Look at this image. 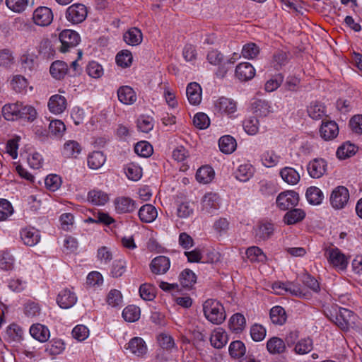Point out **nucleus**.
<instances>
[{"instance_id": "obj_53", "label": "nucleus", "mask_w": 362, "mask_h": 362, "mask_svg": "<svg viewBox=\"0 0 362 362\" xmlns=\"http://www.w3.org/2000/svg\"><path fill=\"white\" fill-rule=\"evenodd\" d=\"M65 130V124L61 120L55 119L49 123V133L55 137H62Z\"/></svg>"}, {"instance_id": "obj_64", "label": "nucleus", "mask_w": 362, "mask_h": 362, "mask_svg": "<svg viewBox=\"0 0 362 362\" xmlns=\"http://www.w3.org/2000/svg\"><path fill=\"white\" fill-rule=\"evenodd\" d=\"M24 313L30 318L38 316L40 313V308L37 303L29 301L24 305Z\"/></svg>"}, {"instance_id": "obj_31", "label": "nucleus", "mask_w": 362, "mask_h": 362, "mask_svg": "<svg viewBox=\"0 0 362 362\" xmlns=\"http://www.w3.org/2000/svg\"><path fill=\"white\" fill-rule=\"evenodd\" d=\"M305 216V213L300 209L289 210L284 216V222L287 225H293L301 221Z\"/></svg>"}, {"instance_id": "obj_10", "label": "nucleus", "mask_w": 362, "mask_h": 362, "mask_svg": "<svg viewBox=\"0 0 362 362\" xmlns=\"http://www.w3.org/2000/svg\"><path fill=\"white\" fill-rule=\"evenodd\" d=\"M220 199L216 193L206 194L202 200V211L207 214H213L219 208Z\"/></svg>"}, {"instance_id": "obj_41", "label": "nucleus", "mask_w": 362, "mask_h": 362, "mask_svg": "<svg viewBox=\"0 0 362 362\" xmlns=\"http://www.w3.org/2000/svg\"><path fill=\"white\" fill-rule=\"evenodd\" d=\"M245 318L240 313L234 314L229 320L230 329L236 333L242 332L245 327Z\"/></svg>"}, {"instance_id": "obj_50", "label": "nucleus", "mask_w": 362, "mask_h": 362, "mask_svg": "<svg viewBox=\"0 0 362 362\" xmlns=\"http://www.w3.org/2000/svg\"><path fill=\"white\" fill-rule=\"evenodd\" d=\"M6 5L13 12L21 13L29 4V0H6Z\"/></svg>"}, {"instance_id": "obj_32", "label": "nucleus", "mask_w": 362, "mask_h": 362, "mask_svg": "<svg viewBox=\"0 0 362 362\" xmlns=\"http://www.w3.org/2000/svg\"><path fill=\"white\" fill-rule=\"evenodd\" d=\"M220 150L226 154L232 153L236 148L235 139L229 135L223 136L218 141Z\"/></svg>"}, {"instance_id": "obj_17", "label": "nucleus", "mask_w": 362, "mask_h": 362, "mask_svg": "<svg viewBox=\"0 0 362 362\" xmlns=\"http://www.w3.org/2000/svg\"><path fill=\"white\" fill-rule=\"evenodd\" d=\"M67 103L64 96L54 95L50 97L48 102V107L51 112L57 115L62 113L66 108Z\"/></svg>"}, {"instance_id": "obj_44", "label": "nucleus", "mask_w": 362, "mask_h": 362, "mask_svg": "<svg viewBox=\"0 0 362 362\" xmlns=\"http://www.w3.org/2000/svg\"><path fill=\"white\" fill-rule=\"evenodd\" d=\"M281 157L272 150L263 153L261 157L262 164L267 168L276 166L280 161Z\"/></svg>"}, {"instance_id": "obj_63", "label": "nucleus", "mask_w": 362, "mask_h": 362, "mask_svg": "<svg viewBox=\"0 0 362 362\" xmlns=\"http://www.w3.org/2000/svg\"><path fill=\"white\" fill-rule=\"evenodd\" d=\"M194 126L200 129H206L210 124V120L207 115L203 112L197 113L193 119Z\"/></svg>"}, {"instance_id": "obj_11", "label": "nucleus", "mask_w": 362, "mask_h": 362, "mask_svg": "<svg viewBox=\"0 0 362 362\" xmlns=\"http://www.w3.org/2000/svg\"><path fill=\"white\" fill-rule=\"evenodd\" d=\"M327 162L322 158H315L307 165L309 175L313 178L321 177L327 170Z\"/></svg>"}, {"instance_id": "obj_55", "label": "nucleus", "mask_w": 362, "mask_h": 362, "mask_svg": "<svg viewBox=\"0 0 362 362\" xmlns=\"http://www.w3.org/2000/svg\"><path fill=\"white\" fill-rule=\"evenodd\" d=\"M230 355L235 358H239L245 354V344L240 341H233L229 346Z\"/></svg>"}, {"instance_id": "obj_58", "label": "nucleus", "mask_w": 362, "mask_h": 362, "mask_svg": "<svg viewBox=\"0 0 362 362\" xmlns=\"http://www.w3.org/2000/svg\"><path fill=\"white\" fill-rule=\"evenodd\" d=\"M356 153V146L349 143H345L338 148L337 151V156L339 159H345Z\"/></svg>"}, {"instance_id": "obj_28", "label": "nucleus", "mask_w": 362, "mask_h": 362, "mask_svg": "<svg viewBox=\"0 0 362 362\" xmlns=\"http://www.w3.org/2000/svg\"><path fill=\"white\" fill-rule=\"evenodd\" d=\"M254 168L251 164H241L235 173V178L240 182L248 181L254 175Z\"/></svg>"}, {"instance_id": "obj_34", "label": "nucleus", "mask_w": 362, "mask_h": 362, "mask_svg": "<svg viewBox=\"0 0 362 362\" xmlns=\"http://www.w3.org/2000/svg\"><path fill=\"white\" fill-rule=\"evenodd\" d=\"M81 151L80 144L76 141L70 140L64 144L62 154L66 158H76Z\"/></svg>"}, {"instance_id": "obj_42", "label": "nucleus", "mask_w": 362, "mask_h": 362, "mask_svg": "<svg viewBox=\"0 0 362 362\" xmlns=\"http://www.w3.org/2000/svg\"><path fill=\"white\" fill-rule=\"evenodd\" d=\"M180 284L185 288H191L197 281L195 274L189 269L183 270L179 276Z\"/></svg>"}, {"instance_id": "obj_45", "label": "nucleus", "mask_w": 362, "mask_h": 362, "mask_svg": "<svg viewBox=\"0 0 362 362\" xmlns=\"http://www.w3.org/2000/svg\"><path fill=\"white\" fill-rule=\"evenodd\" d=\"M246 255L252 262H264L267 259L263 251L256 246L249 247L246 251Z\"/></svg>"}, {"instance_id": "obj_25", "label": "nucleus", "mask_w": 362, "mask_h": 362, "mask_svg": "<svg viewBox=\"0 0 362 362\" xmlns=\"http://www.w3.org/2000/svg\"><path fill=\"white\" fill-rule=\"evenodd\" d=\"M280 176L284 182L291 185H296L300 179L299 173L291 167H284L280 170Z\"/></svg>"}, {"instance_id": "obj_49", "label": "nucleus", "mask_w": 362, "mask_h": 362, "mask_svg": "<svg viewBox=\"0 0 362 362\" xmlns=\"http://www.w3.org/2000/svg\"><path fill=\"white\" fill-rule=\"evenodd\" d=\"M127 269V262L122 259H116L113 262L111 269L110 275L113 278H119L124 274Z\"/></svg>"}, {"instance_id": "obj_61", "label": "nucleus", "mask_w": 362, "mask_h": 362, "mask_svg": "<svg viewBox=\"0 0 362 362\" xmlns=\"http://www.w3.org/2000/svg\"><path fill=\"white\" fill-rule=\"evenodd\" d=\"M259 47L252 42L245 45L242 49L243 57L248 59L255 58L259 54Z\"/></svg>"}, {"instance_id": "obj_16", "label": "nucleus", "mask_w": 362, "mask_h": 362, "mask_svg": "<svg viewBox=\"0 0 362 362\" xmlns=\"http://www.w3.org/2000/svg\"><path fill=\"white\" fill-rule=\"evenodd\" d=\"M255 69L248 62L240 63L235 68V76L241 81H247L253 78Z\"/></svg>"}, {"instance_id": "obj_13", "label": "nucleus", "mask_w": 362, "mask_h": 362, "mask_svg": "<svg viewBox=\"0 0 362 362\" xmlns=\"http://www.w3.org/2000/svg\"><path fill=\"white\" fill-rule=\"evenodd\" d=\"M320 134L321 137L325 141L334 139L339 134L337 124L334 121L323 120L320 129Z\"/></svg>"}, {"instance_id": "obj_6", "label": "nucleus", "mask_w": 362, "mask_h": 362, "mask_svg": "<svg viewBox=\"0 0 362 362\" xmlns=\"http://www.w3.org/2000/svg\"><path fill=\"white\" fill-rule=\"evenodd\" d=\"M298 193L293 190H288L280 193L276 197V205L281 210H287L296 206L298 203Z\"/></svg>"}, {"instance_id": "obj_56", "label": "nucleus", "mask_w": 362, "mask_h": 362, "mask_svg": "<svg viewBox=\"0 0 362 362\" xmlns=\"http://www.w3.org/2000/svg\"><path fill=\"white\" fill-rule=\"evenodd\" d=\"M139 294L145 300H152L156 297V288L151 284H144L140 286Z\"/></svg>"}, {"instance_id": "obj_21", "label": "nucleus", "mask_w": 362, "mask_h": 362, "mask_svg": "<svg viewBox=\"0 0 362 362\" xmlns=\"http://www.w3.org/2000/svg\"><path fill=\"white\" fill-rule=\"evenodd\" d=\"M228 339L226 332L221 327L214 329L210 337L211 346L218 349L223 348L227 344Z\"/></svg>"}, {"instance_id": "obj_12", "label": "nucleus", "mask_w": 362, "mask_h": 362, "mask_svg": "<svg viewBox=\"0 0 362 362\" xmlns=\"http://www.w3.org/2000/svg\"><path fill=\"white\" fill-rule=\"evenodd\" d=\"M76 294L69 288L61 291L57 298V304L63 309L71 308L76 304Z\"/></svg>"}, {"instance_id": "obj_3", "label": "nucleus", "mask_w": 362, "mask_h": 362, "mask_svg": "<svg viewBox=\"0 0 362 362\" xmlns=\"http://www.w3.org/2000/svg\"><path fill=\"white\" fill-rule=\"evenodd\" d=\"M88 11L82 4H74L66 8L65 16L72 24H78L84 21L87 17Z\"/></svg>"}, {"instance_id": "obj_33", "label": "nucleus", "mask_w": 362, "mask_h": 362, "mask_svg": "<svg viewBox=\"0 0 362 362\" xmlns=\"http://www.w3.org/2000/svg\"><path fill=\"white\" fill-rule=\"evenodd\" d=\"M68 71V66L63 61H55L50 66L49 72L51 75L57 78L61 79L63 78Z\"/></svg>"}, {"instance_id": "obj_54", "label": "nucleus", "mask_w": 362, "mask_h": 362, "mask_svg": "<svg viewBox=\"0 0 362 362\" xmlns=\"http://www.w3.org/2000/svg\"><path fill=\"white\" fill-rule=\"evenodd\" d=\"M134 151L141 157H149L153 153L152 146L146 141L138 142L134 147Z\"/></svg>"}, {"instance_id": "obj_19", "label": "nucleus", "mask_w": 362, "mask_h": 362, "mask_svg": "<svg viewBox=\"0 0 362 362\" xmlns=\"http://www.w3.org/2000/svg\"><path fill=\"white\" fill-rule=\"evenodd\" d=\"M115 205L119 214L131 213L136 208V202L133 199L124 197L115 199Z\"/></svg>"}, {"instance_id": "obj_22", "label": "nucleus", "mask_w": 362, "mask_h": 362, "mask_svg": "<svg viewBox=\"0 0 362 362\" xmlns=\"http://www.w3.org/2000/svg\"><path fill=\"white\" fill-rule=\"evenodd\" d=\"M187 99L190 104L197 105L202 100V88L199 83L192 82L188 84L186 89Z\"/></svg>"}, {"instance_id": "obj_51", "label": "nucleus", "mask_w": 362, "mask_h": 362, "mask_svg": "<svg viewBox=\"0 0 362 362\" xmlns=\"http://www.w3.org/2000/svg\"><path fill=\"white\" fill-rule=\"evenodd\" d=\"M254 112L257 116L267 117L272 111L269 103L258 100L253 103Z\"/></svg>"}, {"instance_id": "obj_27", "label": "nucleus", "mask_w": 362, "mask_h": 362, "mask_svg": "<svg viewBox=\"0 0 362 362\" xmlns=\"http://www.w3.org/2000/svg\"><path fill=\"white\" fill-rule=\"evenodd\" d=\"M88 201L96 206L105 205L109 201V196L100 189H93L88 193Z\"/></svg>"}, {"instance_id": "obj_48", "label": "nucleus", "mask_w": 362, "mask_h": 362, "mask_svg": "<svg viewBox=\"0 0 362 362\" xmlns=\"http://www.w3.org/2000/svg\"><path fill=\"white\" fill-rule=\"evenodd\" d=\"M122 317L127 322H135L140 317V309L135 305H129L123 310Z\"/></svg>"}, {"instance_id": "obj_8", "label": "nucleus", "mask_w": 362, "mask_h": 362, "mask_svg": "<svg viewBox=\"0 0 362 362\" xmlns=\"http://www.w3.org/2000/svg\"><path fill=\"white\" fill-rule=\"evenodd\" d=\"M33 21L35 24L42 27L50 25L53 21L52 10L47 6H39L33 12Z\"/></svg>"}, {"instance_id": "obj_40", "label": "nucleus", "mask_w": 362, "mask_h": 362, "mask_svg": "<svg viewBox=\"0 0 362 362\" xmlns=\"http://www.w3.org/2000/svg\"><path fill=\"white\" fill-rule=\"evenodd\" d=\"M288 62V53L283 50H277L274 53L272 66L276 70H280Z\"/></svg>"}, {"instance_id": "obj_37", "label": "nucleus", "mask_w": 362, "mask_h": 362, "mask_svg": "<svg viewBox=\"0 0 362 362\" xmlns=\"http://www.w3.org/2000/svg\"><path fill=\"white\" fill-rule=\"evenodd\" d=\"M274 231V225L272 223L262 221L260 222L258 228L256 230V237L261 240L268 239Z\"/></svg>"}, {"instance_id": "obj_20", "label": "nucleus", "mask_w": 362, "mask_h": 362, "mask_svg": "<svg viewBox=\"0 0 362 362\" xmlns=\"http://www.w3.org/2000/svg\"><path fill=\"white\" fill-rule=\"evenodd\" d=\"M125 348L132 354L138 356L146 354L147 351V346L145 341L142 338L137 337L132 338L129 343L127 344Z\"/></svg>"}, {"instance_id": "obj_52", "label": "nucleus", "mask_w": 362, "mask_h": 362, "mask_svg": "<svg viewBox=\"0 0 362 362\" xmlns=\"http://www.w3.org/2000/svg\"><path fill=\"white\" fill-rule=\"evenodd\" d=\"M313 349V340L308 337L298 341L294 348V351L298 354H305Z\"/></svg>"}, {"instance_id": "obj_4", "label": "nucleus", "mask_w": 362, "mask_h": 362, "mask_svg": "<svg viewBox=\"0 0 362 362\" xmlns=\"http://www.w3.org/2000/svg\"><path fill=\"white\" fill-rule=\"evenodd\" d=\"M59 39L62 44L59 48L62 52H69L71 48L76 47L81 40L79 35L72 30H64L62 31Z\"/></svg>"}, {"instance_id": "obj_26", "label": "nucleus", "mask_w": 362, "mask_h": 362, "mask_svg": "<svg viewBox=\"0 0 362 362\" xmlns=\"http://www.w3.org/2000/svg\"><path fill=\"white\" fill-rule=\"evenodd\" d=\"M21 103L6 104L2 107V115L6 120H15L19 118Z\"/></svg>"}, {"instance_id": "obj_62", "label": "nucleus", "mask_w": 362, "mask_h": 362, "mask_svg": "<svg viewBox=\"0 0 362 362\" xmlns=\"http://www.w3.org/2000/svg\"><path fill=\"white\" fill-rule=\"evenodd\" d=\"M125 173L129 180L136 181L141 178L142 170L140 167L130 163L125 168Z\"/></svg>"}, {"instance_id": "obj_15", "label": "nucleus", "mask_w": 362, "mask_h": 362, "mask_svg": "<svg viewBox=\"0 0 362 362\" xmlns=\"http://www.w3.org/2000/svg\"><path fill=\"white\" fill-rule=\"evenodd\" d=\"M21 238L25 245L32 247L40 242V234L35 228H25L21 231Z\"/></svg>"}, {"instance_id": "obj_14", "label": "nucleus", "mask_w": 362, "mask_h": 362, "mask_svg": "<svg viewBox=\"0 0 362 362\" xmlns=\"http://www.w3.org/2000/svg\"><path fill=\"white\" fill-rule=\"evenodd\" d=\"M170 267V259L165 256H158L155 257L150 264L151 271L155 274H165Z\"/></svg>"}, {"instance_id": "obj_43", "label": "nucleus", "mask_w": 362, "mask_h": 362, "mask_svg": "<svg viewBox=\"0 0 362 362\" xmlns=\"http://www.w3.org/2000/svg\"><path fill=\"white\" fill-rule=\"evenodd\" d=\"M270 318L275 325H282L286 320L285 310L281 306H274L270 310Z\"/></svg>"}, {"instance_id": "obj_57", "label": "nucleus", "mask_w": 362, "mask_h": 362, "mask_svg": "<svg viewBox=\"0 0 362 362\" xmlns=\"http://www.w3.org/2000/svg\"><path fill=\"white\" fill-rule=\"evenodd\" d=\"M37 113L34 107L31 105L21 106L19 118L24 119L28 122H33L37 117Z\"/></svg>"}, {"instance_id": "obj_1", "label": "nucleus", "mask_w": 362, "mask_h": 362, "mask_svg": "<svg viewBox=\"0 0 362 362\" xmlns=\"http://www.w3.org/2000/svg\"><path fill=\"white\" fill-rule=\"evenodd\" d=\"M205 317L214 325L222 324L226 317L223 305L218 300L208 299L203 304Z\"/></svg>"}, {"instance_id": "obj_47", "label": "nucleus", "mask_w": 362, "mask_h": 362, "mask_svg": "<svg viewBox=\"0 0 362 362\" xmlns=\"http://www.w3.org/2000/svg\"><path fill=\"white\" fill-rule=\"evenodd\" d=\"M243 126L247 134L255 135L259 132V122L257 117H250L243 121Z\"/></svg>"}, {"instance_id": "obj_18", "label": "nucleus", "mask_w": 362, "mask_h": 362, "mask_svg": "<svg viewBox=\"0 0 362 362\" xmlns=\"http://www.w3.org/2000/svg\"><path fill=\"white\" fill-rule=\"evenodd\" d=\"M117 97L119 102L124 105H132L137 99L134 89L129 86H124L117 90Z\"/></svg>"}, {"instance_id": "obj_2", "label": "nucleus", "mask_w": 362, "mask_h": 362, "mask_svg": "<svg viewBox=\"0 0 362 362\" xmlns=\"http://www.w3.org/2000/svg\"><path fill=\"white\" fill-rule=\"evenodd\" d=\"M329 263L339 270H344L346 269L349 259L348 257L337 247H328L325 252Z\"/></svg>"}, {"instance_id": "obj_46", "label": "nucleus", "mask_w": 362, "mask_h": 362, "mask_svg": "<svg viewBox=\"0 0 362 362\" xmlns=\"http://www.w3.org/2000/svg\"><path fill=\"white\" fill-rule=\"evenodd\" d=\"M115 60L118 66L122 68L129 67L132 63V54L127 49H123L117 54Z\"/></svg>"}, {"instance_id": "obj_7", "label": "nucleus", "mask_w": 362, "mask_h": 362, "mask_svg": "<svg viewBox=\"0 0 362 362\" xmlns=\"http://www.w3.org/2000/svg\"><path fill=\"white\" fill-rule=\"evenodd\" d=\"M354 313L346 308H340L332 321L342 330H347L354 323Z\"/></svg>"}, {"instance_id": "obj_39", "label": "nucleus", "mask_w": 362, "mask_h": 362, "mask_svg": "<svg viewBox=\"0 0 362 362\" xmlns=\"http://www.w3.org/2000/svg\"><path fill=\"white\" fill-rule=\"evenodd\" d=\"M267 349L272 354L284 353L286 349L285 342L279 337H272L267 341Z\"/></svg>"}, {"instance_id": "obj_30", "label": "nucleus", "mask_w": 362, "mask_h": 362, "mask_svg": "<svg viewBox=\"0 0 362 362\" xmlns=\"http://www.w3.org/2000/svg\"><path fill=\"white\" fill-rule=\"evenodd\" d=\"M308 114L313 119L318 120L326 115L325 106L319 102H313L308 107Z\"/></svg>"}, {"instance_id": "obj_35", "label": "nucleus", "mask_w": 362, "mask_h": 362, "mask_svg": "<svg viewBox=\"0 0 362 362\" xmlns=\"http://www.w3.org/2000/svg\"><path fill=\"white\" fill-rule=\"evenodd\" d=\"M305 196L308 202L313 205L321 204L324 198L323 193L320 189L314 186L307 189Z\"/></svg>"}, {"instance_id": "obj_9", "label": "nucleus", "mask_w": 362, "mask_h": 362, "mask_svg": "<svg viewBox=\"0 0 362 362\" xmlns=\"http://www.w3.org/2000/svg\"><path fill=\"white\" fill-rule=\"evenodd\" d=\"M215 109L221 114L233 117L237 111V103L231 98L221 97L214 104Z\"/></svg>"}, {"instance_id": "obj_38", "label": "nucleus", "mask_w": 362, "mask_h": 362, "mask_svg": "<svg viewBox=\"0 0 362 362\" xmlns=\"http://www.w3.org/2000/svg\"><path fill=\"white\" fill-rule=\"evenodd\" d=\"M214 176V171L210 166H202L196 173V179L199 182L206 184L210 182Z\"/></svg>"}, {"instance_id": "obj_29", "label": "nucleus", "mask_w": 362, "mask_h": 362, "mask_svg": "<svg viewBox=\"0 0 362 362\" xmlns=\"http://www.w3.org/2000/svg\"><path fill=\"white\" fill-rule=\"evenodd\" d=\"M30 333L33 338L39 341H46L49 337V329L42 325H33L30 328Z\"/></svg>"}, {"instance_id": "obj_36", "label": "nucleus", "mask_w": 362, "mask_h": 362, "mask_svg": "<svg viewBox=\"0 0 362 362\" xmlns=\"http://www.w3.org/2000/svg\"><path fill=\"white\" fill-rule=\"evenodd\" d=\"M106 158L101 151H93L88 157V165L90 168L97 170L101 168L105 162Z\"/></svg>"}, {"instance_id": "obj_23", "label": "nucleus", "mask_w": 362, "mask_h": 362, "mask_svg": "<svg viewBox=\"0 0 362 362\" xmlns=\"http://www.w3.org/2000/svg\"><path fill=\"white\" fill-rule=\"evenodd\" d=\"M138 215L142 222L151 223L156 218L158 212L154 206L147 204L140 208Z\"/></svg>"}, {"instance_id": "obj_24", "label": "nucleus", "mask_w": 362, "mask_h": 362, "mask_svg": "<svg viewBox=\"0 0 362 362\" xmlns=\"http://www.w3.org/2000/svg\"><path fill=\"white\" fill-rule=\"evenodd\" d=\"M123 40L129 45H138L142 42V33L136 28H132L124 33Z\"/></svg>"}, {"instance_id": "obj_5", "label": "nucleus", "mask_w": 362, "mask_h": 362, "mask_svg": "<svg viewBox=\"0 0 362 362\" xmlns=\"http://www.w3.org/2000/svg\"><path fill=\"white\" fill-rule=\"evenodd\" d=\"M349 192L346 187L338 186L333 189L329 197L332 206L335 209H341L347 204Z\"/></svg>"}, {"instance_id": "obj_60", "label": "nucleus", "mask_w": 362, "mask_h": 362, "mask_svg": "<svg viewBox=\"0 0 362 362\" xmlns=\"http://www.w3.org/2000/svg\"><path fill=\"white\" fill-rule=\"evenodd\" d=\"M13 213L11 204L5 199H0V221L6 220Z\"/></svg>"}, {"instance_id": "obj_59", "label": "nucleus", "mask_w": 362, "mask_h": 362, "mask_svg": "<svg viewBox=\"0 0 362 362\" xmlns=\"http://www.w3.org/2000/svg\"><path fill=\"white\" fill-rule=\"evenodd\" d=\"M138 129L144 133H148L153 128V119L148 116H141L137 120Z\"/></svg>"}]
</instances>
